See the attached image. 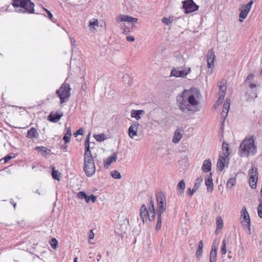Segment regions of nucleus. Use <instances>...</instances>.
I'll list each match as a JSON object with an SVG mask.
<instances>
[{"label":"nucleus","instance_id":"39448f33","mask_svg":"<svg viewBox=\"0 0 262 262\" xmlns=\"http://www.w3.org/2000/svg\"><path fill=\"white\" fill-rule=\"evenodd\" d=\"M158 206L157 208V213L162 214L166 211V200L165 195L162 192L156 193Z\"/></svg>","mask_w":262,"mask_h":262},{"label":"nucleus","instance_id":"37998d69","mask_svg":"<svg viewBox=\"0 0 262 262\" xmlns=\"http://www.w3.org/2000/svg\"><path fill=\"white\" fill-rule=\"evenodd\" d=\"M229 107L224 105V104L223 105V108L222 112L221 113V116H223V113H225L224 120L226 119V118L227 116V114H228V113L229 111Z\"/></svg>","mask_w":262,"mask_h":262},{"label":"nucleus","instance_id":"7c9ffc66","mask_svg":"<svg viewBox=\"0 0 262 262\" xmlns=\"http://www.w3.org/2000/svg\"><path fill=\"white\" fill-rule=\"evenodd\" d=\"M226 82L225 80H223L218 82V85L220 88L221 93L225 94L226 91Z\"/></svg>","mask_w":262,"mask_h":262},{"label":"nucleus","instance_id":"9b49d317","mask_svg":"<svg viewBox=\"0 0 262 262\" xmlns=\"http://www.w3.org/2000/svg\"><path fill=\"white\" fill-rule=\"evenodd\" d=\"M137 20L138 19L137 18L133 17L126 15L121 14L117 18V22L118 23L122 21H126L134 24L137 23Z\"/></svg>","mask_w":262,"mask_h":262},{"label":"nucleus","instance_id":"c85d7f7f","mask_svg":"<svg viewBox=\"0 0 262 262\" xmlns=\"http://www.w3.org/2000/svg\"><path fill=\"white\" fill-rule=\"evenodd\" d=\"M67 133L65 134L63 137V140L66 143H68L70 142L71 136H72V132L70 127H67L66 128Z\"/></svg>","mask_w":262,"mask_h":262},{"label":"nucleus","instance_id":"aec40b11","mask_svg":"<svg viewBox=\"0 0 262 262\" xmlns=\"http://www.w3.org/2000/svg\"><path fill=\"white\" fill-rule=\"evenodd\" d=\"M178 18L174 16H169L168 18L164 17L162 18V23L165 25L170 26L172 24L176 23Z\"/></svg>","mask_w":262,"mask_h":262},{"label":"nucleus","instance_id":"e2e57ef3","mask_svg":"<svg viewBox=\"0 0 262 262\" xmlns=\"http://www.w3.org/2000/svg\"><path fill=\"white\" fill-rule=\"evenodd\" d=\"M90 200L92 201L93 203H94L96 200V196L93 194L90 195Z\"/></svg>","mask_w":262,"mask_h":262},{"label":"nucleus","instance_id":"58836bf2","mask_svg":"<svg viewBox=\"0 0 262 262\" xmlns=\"http://www.w3.org/2000/svg\"><path fill=\"white\" fill-rule=\"evenodd\" d=\"M216 226L217 229H222L223 227V222L221 216L216 217Z\"/></svg>","mask_w":262,"mask_h":262},{"label":"nucleus","instance_id":"1a4fd4ad","mask_svg":"<svg viewBox=\"0 0 262 262\" xmlns=\"http://www.w3.org/2000/svg\"><path fill=\"white\" fill-rule=\"evenodd\" d=\"M215 58L212 49L209 50L207 54V68L212 69L214 67V61Z\"/></svg>","mask_w":262,"mask_h":262},{"label":"nucleus","instance_id":"412c9836","mask_svg":"<svg viewBox=\"0 0 262 262\" xmlns=\"http://www.w3.org/2000/svg\"><path fill=\"white\" fill-rule=\"evenodd\" d=\"M187 75L185 70H178L175 68H173L171 71L170 76H174L176 77H184Z\"/></svg>","mask_w":262,"mask_h":262},{"label":"nucleus","instance_id":"f257e3e1","mask_svg":"<svg viewBox=\"0 0 262 262\" xmlns=\"http://www.w3.org/2000/svg\"><path fill=\"white\" fill-rule=\"evenodd\" d=\"M177 101L179 108L184 113L196 112L199 103L193 94H190L189 92L184 90L182 94L177 97Z\"/></svg>","mask_w":262,"mask_h":262},{"label":"nucleus","instance_id":"774afa93","mask_svg":"<svg viewBox=\"0 0 262 262\" xmlns=\"http://www.w3.org/2000/svg\"><path fill=\"white\" fill-rule=\"evenodd\" d=\"M216 251H217V249L215 247V246H214L213 245L212 246V249H211V250L210 251V252H213V253H216Z\"/></svg>","mask_w":262,"mask_h":262},{"label":"nucleus","instance_id":"4468645a","mask_svg":"<svg viewBox=\"0 0 262 262\" xmlns=\"http://www.w3.org/2000/svg\"><path fill=\"white\" fill-rule=\"evenodd\" d=\"M227 158L225 157L224 156H219L216 164L217 173H221L224 169L225 166L226 158Z\"/></svg>","mask_w":262,"mask_h":262},{"label":"nucleus","instance_id":"79ce46f5","mask_svg":"<svg viewBox=\"0 0 262 262\" xmlns=\"http://www.w3.org/2000/svg\"><path fill=\"white\" fill-rule=\"evenodd\" d=\"M51 246L54 249H55L58 246V242L55 238H52L51 239L50 242Z\"/></svg>","mask_w":262,"mask_h":262},{"label":"nucleus","instance_id":"c03bdc74","mask_svg":"<svg viewBox=\"0 0 262 262\" xmlns=\"http://www.w3.org/2000/svg\"><path fill=\"white\" fill-rule=\"evenodd\" d=\"M259 202L260 203L257 207V212L259 217L262 219V201L260 200Z\"/></svg>","mask_w":262,"mask_h":262},{"label":"nucleus","instance_id":"0eeeda50","mask_svg":"<svg viewBox=\"0 0 262 262\" xmlns=\"http://www.w3.org/2000/svg\"><path fill=\"white\" fill-rule=\"evenodd\" d=\"M249 184L252 189H255L256 187V183L258 180V172L257 169L256 167H252L249 170Z\"/></svg>","mask_w":262,"mask_h":262},{"label":"nucleus","instance_id":"72a5a7b5","mask_svg":"<svg viewBox=\"0 0 262 262\" xmlns=\"http://www.w3.org/2000/svg\"><path fill=\"white\" fill-rule=\"evenodd\" d=\"M158 217L157 224L156 225L155 229L156 231H159L161 228V224H162V214L159 213H157Z\"/></svg>","mask_w":262,"mask_h":262},{"label":"nucleus","instance_id":"603ef678","mask_svg":"<svg viewBox=\"0 0 262 262\" xmlns=\"http://www.w3.org/2000/svg\"><path fill=\"white\" fill-rule=\"evenodd\" d=\"M14 157H12L11 155L9 154L5 156L4 158V163L8 162L10 160L14 158Z\"/></svg>","mask_w":262,"mask_h":262},{"label":"nucleus","instance_id":"5701e85b","mask_svg":"<svg viewBox=\"0 0 262 262\" xmlns=\"http://www.w3.org/2000/svg\"><path fill=\"white\" fill-rule=\"evenodd\" d=\"M26 137L31 139L38 138L39 137V134L35 128L32 127L28 130Z\"/></svg>","mask_w":262,"mask_h":262},{"label":"nucleus","instance_id":"13d9d810","mask_svg":"<svg viewBox=\"0 0 262 262\" xmlns=\"http://www.w3.org/2000/svg\"><path fill=\"white\" fill-rule=\"evenodd\" d=\"M254 0H250L246 5H245V6H246L247 8H248L249 9H251V6L252 5V4H253L254 2H253Z\"/></svg>","mask_w":262,"mask_h":262},{"label":"nucleus","instance_id":"f704fd0d","mask_svg":"<svg viewBox=\"0 0 262 262\" xmlns=\"http://www.w3.org/2000/svg\"><path fill=\"white\" fill-rule=\"evenodd\" d=\"M236 183L235 178H231L229 179L227 183V188L231 189Z\"/></svg>","mask_w":262,"mask_h":262},{"label":"nucleus","instance_id":"680f3d73","mask_svg":"<svg viewBox=\"0 0 262 262\" xmlns=\"http://www.w3.org/2000/svg\"><path fill=\"white\" fill-rule=\"evenodd\" d=\"M238 255H241L243 258H244V250L243 248L238 251Z\"/></svg>","mask_w":262,"mask_h":262},{"label":"nucleus","instance_id":"b1692460","mask_svg":"<svg viewBox=\"0 0 262 262\" xmlns=\"http://www.w3.org/2000/svg\"><path fill=\"white\" fill-rule=\"evenodd\" d=\"M145 113V112L144 110H133L130 112V116L132 118H134L136 120H138L141 119V115H143Z\"/></svg>","mask_w":262,"mask_h":262},{"label":"nucleus","instance_id":"f8f14e48","mask_svg":"<svg viewBox=\"0 0 262 262\" xmlns=\"http://www.w3.org/2000/svg\"><path fill=\"white\" fill-rule=\"evenodd\" d=\"M202 181V178H197L195 180V182L194 183V186H193V189H191L190 188H189L187 189V194L188 196H192L194 193L195 192L196 190L198 189Z\"/></svg>","mask_w":262,"mask_h":262},{"label":"nucleus","instance_id":"e433bc0d","mask_svg":"<svg viewBox=\"0 0 262 262\" xmlns=\"http://www.w3.org/2000/svg\"><path fill=\"white\" fill-rule=\"evenodd\" d=\"M94 138L98 142H102L106 140L107 138L104 134H98L94 135Z\"/></svg>","mask_w":262,"mask_h":262},{"label":"nucleus","instance_id":"ddd939ff","mask_svg":"<svg viewBox=\"0 0 262 262\" xmlns=\"http://www.w3.org/2000/svg\"><path fill=\"white\" fill-rule=\"evenodd\" d=\"M84 170L87 177H92L95 173L96 170L95 164H84Z\"/></svg>","mask_w":262,"mask_h":262},{"label":"nucleus","instance_id":"ea45409f","mask_svg":"<svg viewBox=\"0 0 262 262\" xmlns=\"http://www.w3.org/2000/svg\"><path fill=\"white\" fill-rule=\"evenodd\" d=\"M111 176L114 179H119L121 178L120 173L117 170H113L111 172Z\"/></svg>","mask_w":262,"mask_h":262},{"label":"nucleus","instance_id":"20e7f679","mask_svg":"<svg viewBox=\"0 0 262 262\" xmlns=\"http://www.w3.org/2000/svg\"><path fill=\"white\" fill-rule=\"evenodd\" d=\"M71 89L69 84L63 83L60 88L56 92L58 97L60 98V102L61 104L64 103L66 101V99H68L70 97L71 94L70 91Z\"/></svg>","mask_w":262,"mask_h":262},{"label":"nucleus","instance_id":"69168bd1","mask_svg":"<svg viewBox=\"0 0 262 262\" xmlns=\"http://www.w3.org/2000/svg\"><path fill=\"white\" fill-rule=\"evenodd\" d=\"M10 202L13 205L14 208L15 209L16 206V203L15 202V201L12 199H10Z\"/></svg>","mask_w":262,"mask_h":262},{"label":"nucleus","instance_id":"8fccbe9b","mask_svg":"<svg viewBox=\"0 0 262 262\" xmlns=\"http://www.w3.org/2000/svg\"><path fill=\"white\" fill-rule=\"evenodd\" d=\"M43 9L44 10V11L47 13L48 14V16L49 17V18L52 20V21H53V16L52 14V13L49 11L48 10V9H47L46 8H43Z\"/></svg>","mask_w":262,"mask_h":262},{"label":"nucleus","instance_id":"9d476101","mask_svg":"<svg viewBox=\"0 0 262 262\" xmlns=\"http://www.w3.org/2000/svg\"><path fill=\"white\" fill-rule=\"evenodd\" d=\"M248 86L251 90V92L250 94H248V91L246 93L245 96L246 97L247 100H248L251 98L254 99L256 98L257 97L256 84L255 83H249Z\"/></svg>","mask_w":262,"mask_h":262},{"label":"nucleus","instance_id":"2eb2a0df","mask_svg":"<svg viewBox=\"0 0 262 262\" xmlns=\"http://www.w3.org/2000/svg\"><path fill=\"white\" fill-rule=\"evenodd\" d=\"M139 124L136 122L133 123L128 128V134L129 137L133 139L135 136L137 135V129Z\"/></svg>","mask_w":262,"mask_h":262},{"label":"nucleus","instance_id":"6ab92c4d","mask_svg":"<svg viewBox=\"0 0 262 262\" xmlns=\"http://www.w3.org/2000/svg\"><path fill=\"white\" fill-rule=\"evenodd\" d=\"M205 185L208 192H212L213 189V180L212 179V173L210 172L209 175L205 179Z\"/></svg>","mask_w":262,"mask_h":262},{"label":"nucleus","instance_id":"6e6d98bb","mask_svg":"<svg viewBox=\"0 0 262 262\" xmlns=\"http://www.w3.org/2000/svg\"><path fill=\"white\" fill-rule=\"evenodd\" d=\"M225 95V94L220 93L219 95V99H218L217 102L219 103H221V102L224 98Z\"/></svg>","mask_w":262,"mask_h":262},{"label":"nucleus","instance_id":"c756f323","mask_svg":"<svg viewBox=\"0 0 262 262\" xmlns=\"http://www.w3.org/2000/svg\"><path fill=\"white\" fill-rule=\"evenodd\" d=\"M222 150L223 156H224L225 157H228L229 155V144L225 141H224L222 144Z\"/></svg>","mask_w":262,"mask_h":262},{"label":"nucleus","instance_id":"cd10ccee","mask_svg":"<svg viewBox=\"0 0 262 262\" xmlns=\"http://www.w3.org/2000/svg\"><path fill=\"white\" fill-rule=\"evenodd\" d=\"M185 188V183L183 180H182L178 183L177 188L179 194L182 195L184 193V191Z\"/></svg>","mask_w":262,"mask_h":262},{"label":"nucleus","instance_id":"473e14b6","mask_svg":"<svg viewBox=\"0 0 262 262\" xmlns=\"http://www.w3.org/2000/svg\"><path fill=\"white\" fill-rule=\"evenodd\" d=\"M91 133H89L86 136L84 146H85V152H91L90 150V139Z\"/></svg>","mask_w":262,"mask_h":262},{"label":"nucleus","instance_id":"4d7b16f0","mask_svg":"<svg viewBox=\"0 0 262 262\" xmlns=\"http://www.w3.org/2000/svg\"><path fill=\"white\" fill-rule=\"evenodd\" d=\"M202 250L203 249L200 248L197 249V250L195 253L196 257H199L201 255L202 253Z\"/></svg>","mask_w":262,"mask_h":262},{"label":"nucleus","instance_id":"423d86ee","mask_svg":"<svg viewBox=\"0 0 262 262\" xmlns=\"http://www.w3.org/2000/svg\"><path fill=\"white\" fill-rule=\"evenodd\" d=\"M199 7V6L193 0H185L183 2V8L185 10V13H189L196 11Z\"/></svg>","mask_w":262,"mask_h":262},{"label":"nucleus","instance_id":"5fc2aeb1","mask_svg":"<svg viewBox=\"0 0 262 262\" xmlns=\"http://www.w3.org/2000/svg\"><path fill=\"white\" fill-rule=\"evenodd\" d=\"M98 23L97 19H94L93 21H90L89 23V26H98Z\"/></svg>","mask_w":262,"mask_h":262},{"label":"nucleus","instance_id":"6e6552de","mask_svg":"<svg viewBox=\"0 0 262 262\" xmlns=\"http://www.w3.org/2000/svg\"><path fill=\"white\" fill-rule=\"evenodd\" d=\"M241 217L243 220L241 221V223L245 227H247L248 228L249 231H250V219L249 217V213L247 211L246 208L245 206H243L242 207L241 210Z\"/></svg>","mask_w":262,"mask_h":262},{"label":"nucleus","instance_id":"a878e982","mask_svg":"<svg viewBox=\"0 0 262 262\" xmlns=\"http://www.w3.org/2000/svg\"><path fill=\"white\" fill-rule=\"evenodd\" d=\"M202 170L206 173L210 171L211 169V162L210 159L205 160L203 164Z\"/></svg>","mask_w":262,"mask_h":262},{"label":"nucleus","instance_id":"dca6fc26","mask_svg":"<svg viewBox=\"0 0 262 262\" xmlns=\"http://www.w3.org/2000/svg\"><path fill=\"white\" fill-rule=\"evenodd\" d=\"M62 116V113H59L58 112H56L55 113H54L53 112H51L48 116V120L50 122L56 123L60 119Z\"/></svg>","mask_w":262,"mask_h":262},{"label":"nucleus","instance_id":"2f4dec72","mask_svg":"<svg viewBox=\"0 0 262 262\" xmlns=\"http://www.w3.org/2000/svg\"><path fill=\"white\" fill-rule=\"evenodd\" d=\"M174 57L176 59V61L181 64V66H183L185 65V59L183 58V56L181 54L178 53L174 55Z\"/></svg>","mask_w":262,"mask_h":262},{"label":"nucleus","instance_id":"393cba45","mask_svg":"<svg viewBox=\"0 0 262 262\" xmlns=\"http://www.w3.org/2000/svg\"><path fill=\"white\" fill-rule=\"evenodd\" d=\"M117 152H114L111 156L108 157L104 161L105 166L110 165L112 163L116 162L117 160Z\"/></svg>","mask_w":262,"mask_h":262},{"label":"nucleus","instance_id":"a18cd8bd","mask_svg":"<svg viewBox=\"0 0 262 262\" xmlns=\"http://www.w3.org/2000/svg\"><path fill=\"white\" fill-rule=\"evenodd\" d=\"M216 253L213 252L210 253L209 262H216Z\"/></svg>","mask_w":262,"mask_h":262},{"label":"nucleus","instance_id":"bf43d9fd","mask_svg":"<svg viewBox=\"0 0 262 262\" xmlns=\"http://www.w3.org/2000/svg\"><path fill=\"white\" fill-rule=\"evenodd\" d=\"M126 40L128 41H134L135 40V37L133 36H127L126 37Z\"/></svg>","mask_w":262,"mask_h":262},{"label":"nucleus","instance_id":"3c124183","mask_svg":"<svg viewBox=\"0 0 262 262\" xmlns=\"http://www.w3.org/2000/svg\"><path fill=\"white\" fill-rule=\"evenodd\" d=\"M254 78V74H250L248 75V76H247V77L246 78L245 82H244V83L245 84H246L247 83L249 82V81L251 80H252Z\"/></svg>","mask_w":262,"mask_h":262},{"label":"nucleus","instance_id":"864d4df0","mask_svg":"<svg viewBox=\"0 0 262 262\" xmlns=\"http://www.w3.org/2000/svg\"><path fill=\"white\" fill-rule=\"evenodd\" d=\"M83 134V129L82 128H80L74 133V135L75 137H77L78 135H82Z\"/></svg>","mask_w":262,"mask_h":262},{"label":"nucleus","instance_id":"0e129e2a","mask_svg":"<svg viewBox=\"0 0 262 262\" xmlns=\"http://www.w3.org/2000/svg\"><path fill=\"white\" fill-rule=\"evenodd\" d=\"M203 241L201 240L199 243L198 248L203 249Z\"/></svg>","mask_w":262,"mask_h":262},{"label":"nucleus","instance_id":"7ed1b4c3","mask_svg":"<svg viewBox=\"0 0 262 262\" xmlns=\"http://www.w3.org/2000/svg\"><path fill=\"white\" fill-rule=\"evenodd\" d=\"M11 5L14 8H21L17 10L19 13H35V4L31 0H12Z\"/></svg>","mask_w":262,"mask_h":262},{"label":"nucleus","instance_id":"de8ad7c7","mask_svg":"<svg viewBox=\"0 0 262 262\" xmlns=\"http://www.w3.org/2000/svg\"><path fill=\"white\" fill-rule=\"evenodd\" d=\"M86 195V194L84 191H80L77 193V197L79 199H84Z\"/></svg>","mask_w":262,"mask_h":262},{"label":"nucleus","instance_id":"a19ab883","mask_svg":"<svg viewBox=\"0 0 262 262\" xmlns=\"http://www.w3.org/2000/svg\"><path fill=\"white\" fill-rule=\"evenodd\" d=\"M221 252L222 254L224 255L226 253V243L225 239H224L222 243V247L221 249Z\"/></svg>","mask_w":262,"mask_h":262},{"label":"nucleus","instance_id":"052dcab7","mask_svg":"<svg viewBox=\"0 0 262 262\" xmlns=\"http://www.w3.org/2000/svg\"><path fill=\"white\" fill-rule=\"evenodd\" d=\"M230 99L229 98H226L224 103V105H226V106H227L228 107L230 106Z\"/></svg>","mask_w":262,"mask_h":262},{"label":"nucleus","instance_id":"49530a36","mask_svg":"<svg viewBox=\"0 0 262 262\" xmlns=\"http://www.w3.org/2000/svg\"><path fill=\"white\" fill-rule=\"evenodd\" d=\"M149 212L155 211V207H154V202L152 200H150L149 203V206L148 207Z\"/></svg>","mask_w":262,"mask_h":262},{"label":"nucleus","instance_id":"4be33fe9","mask_svg":"<svg viewBox=\"0 0 262 262\" xmlns=\"http://www.w3.org/2000/svg\"><path fill=\"white\" fill-rule=\"evenodd\" d=\"M250 9L247 8L245 5L242 6L240 9V13L239 15V17L240 18L245 19L247 17V15L250 11ZM240 21H243V20L239 19Z\"/></svg>","mask_w":262,"mask_h":262},{"label":"nucleus","instance_id":"f03ea898","mask_svg":"<svg viewBox=\"0 0 262 262\" xmlns=\"http://www.w3.org/2000/svg\"><path fill=\"white\" fill-rule=\"evenodd\" d=\"M257 152V147L254 144L253 137L245 139L241 143L238 154L241 157H249Z\"/></svg>","mask_w":262,"mask_h":262},{"label":"nucleus","instance_id":"4c0bfd02","mask_svg":"<svg viewBox=\"0 0 262 262\" xmlns=\"http://www.w3.org/2000/svg\"><path fill=\"white\" fill-rule=\"evenodd\" d=\"M37 148L40 151L43 155L49 154L51 150L44 146L37 147Z\"/></svg>","mask_w":262,"mask_h":262},{"label":"nucleus","instance_id":"bb28decb","mask_svg":"<svg viewBox=\"0 0 262 262\" xmlns=\"http://www.w3.org/2000/svg\"><path fill=\"white\" fill-rule=\"evenodd\" d=\"M94 163L91 152H85L84 156V164Z\"/></svg>","mask_w":262,"mask_h":262},{"label":"nucleus","instance_id":"338daca9","mask_svg":"<svg viewBox=\"0 0 262 262\" xmlns=\"http://www.w3.org/2000/svg\"><path fill=\"white\" fill-rule=\"evenodd\" d=\"M90 233L89 234V238L90 239H93L94 238V233L93 232V230H91L90 231Z\"/></svg>","mask_w":262,"mask_h":262},{"label":"nucleus","instance_id":"f3484780","mask_svg":"<svg viewBox=\"0 0 262 262\" xmlns=\"http://www.w3.org/2000/svg\"><path fill=\"white\" fill-rule=\"evenodd\" d=\"M140 217L142 219L143 223H144L147 220L148 215L149 212L147 210V207L144 204H143L140 208Z\"/></svg>","mask_w":262,"mask_h":262},{"label":"nucleus","instance_id":"c9c22d12","mask_svg":"<svg viewBox=\"0 0 262 262\" xmlns=\"http://www.w3.org/2000/svg\"><path fill=\"white\" fill-rule=\"evenodd\" d=\"M60 173L58 171V170H55L54 168L52 169V176L53 178L56 180H60Z\"/></svg>","mask_w":262,"mask_h":262},{"label":"nucleus","instance_id":"09e8293b","mask_svg":"<svg viewBox=\"0 0 262 262\" xmlns=\"http://www.w3.org/2000/svg\"><path fill=\"white\" fill-rule=\"evenodd\" d=\"M149 213L147 219H148L150 221H152L155 218V211L149 212Z\"/></svg>","mask_w":262,"mask_h":262},{"label":"nucleus","instance_id":"a211bd4d","mask_svg":"<svg viewBox=\"0 0 262 262\" xmlns=\"http://www.w3.org/2000/svg\"><path fill=\"white\" fill-rule=\"evenodd\" d=\"M182 131H183V128L182 127L181 128H178L176 130L172 139V142L173 143H178L180 141L182 137V134L181 133Z\"/></svg>","mask_w":262,"mask_h":262}]
</instances>
